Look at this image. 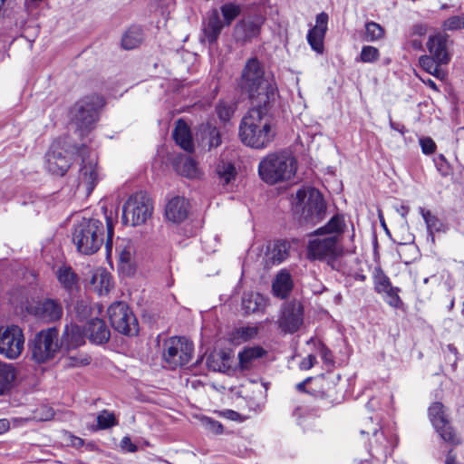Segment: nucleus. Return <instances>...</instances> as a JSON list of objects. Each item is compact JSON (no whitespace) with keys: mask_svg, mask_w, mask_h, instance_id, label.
Masks as SVG:
<instances>
[{"mask_svg":"<svg viewBox=\"0 0 464 464\" xmlns=\"http://www.w3.org/2000/svg\"><path fill=\"white\" fill-rule=\"evenodd\" d=\"M238 135L241 142L247 147L256 150L267 148L276 135V125L267 107L254 104L242 118Z\"/></svg>","mask_w":464,"mask_h":464,"instance_id":"obj_1","label":"nucleus"},{"mask_svg":"<svg viewBox=\"0 0 464 464\" xmlns=\"http://www.w3.org/2000/svg\"><path fill=\"white\" fill-rule=\"evenodd\" d=\"M239 87L252 103L259 107H268L277 95L275 81L266 77L264 67L256 58L246 61L241 72Z\"/></svg>","mask_w":464,"mask_h":464,"instance_id":"obj_2","label":"nucleus"},{"mask_svg":"<svg viewBox=\"0 0 464 464\" xmlns=\"http://www.w3.org/2000/svg\"><path fill=\"white\" fill-rule=\"evenodd\" d=\"M297 161L288 150L272 152L264 157L258 165V174L266 183H276L291 179L296 172Z\"/></svg>","mask_w":464,"mask_h":464,"instance_id":"obj_3","label":"nucleus"},{"mask_svg":"<svg viewBox=\"0 0 464 464\" xmlns=\"http://www.w3.org/2000/svg\"><path fill=\"white\" fill-rule=\"evenodd\" d=\"M62 342L56 327L42 329L28 342L30 359L36 364L48 363L59 354Z\"/></svg>","mask_w":464,"mask_h":464,"instance_id":"obj_4","label":"nucleus"},{"mask_svg":"<svg viewBox=\"0 0 464 464\" xmlns=\"http://www.w3.org/2000/svg\"><path fill=\"white\" fill-rule=\"evenodd\" d=\"M104 227L96 218H82L73 228L72 241L79 252L92 255L97 252L103 243Z\"/></svg>","mask_w":464,"mask_h":464,"instance_id":"obj_5","label":"nucleus"},{"mask_svg":"<svg viewBox=\"0 0 464 464\" xmlns=\"http://www.w3.org/2000/svg\"><path fill=\"white\" fill-rule=\"evenodd\" d=\"M293 208L304 222L312 224L321 220L326 210L322 194L314 188L299 189L293 201Z\"/></svg>","mask_w":464,"mask_h":464,"instance_id":"obj_6","label":"nucleus"},{"mask_svg":"<svg viewBox=\"0 0 464 464\" xmlns=\"http://www.w3.org/2000/svg\"><path fill=\"white\" fill-rule=\"evenodd\" d=\"M104 105V100L98 94L85 96L77 102L72 109V121L81 135L89 132L98 120L99 110Z\"/></svg>","mask_w":464,"mask_h":464,"instance_id":"obj_7","label":"nucleus"},{"mask_svg":"<svg viewBox=\"0 0 464 464\" xmlns=\"http://www.w3.org/2000/svg\"><path fill=\"white\" fill-rule=\"evenodd\" d=\"M152 211L150 198L143 192L135 193L122 207V223L132 227L142 225L151 217Z\"/></svg>","mask_w":464,"mask_h":464,"instance_id":"obj_8","label":"nucleus"},{"mask_svg":"<svg viewBox=\"0 0 464 464\" xmlns=\"http://www.w3.org/2000/svg\"><path fill=\"white\" fill-rule=\"evenodd\" d=\"M343 248L336 236H325L317 231L307 246L309 260H334L342 254Z\"/></svg>","mask_w":464,"mask_h":464,"instance_id":"obj_9","label":"nucleus"},{"mask_svg":"<svg viewBox=\"0 0 464 464\" xmlns=\"http://www.w3.org/2000/svg\"><path fill=\"white\" fill-rule=\"evenodd\" d=\"M82 160L78 175V188L89 196L102 179L97 156L84 148L81 151Z\"/></svg>","mask_w":464,"mask_h":464,"instance_id":"obj_10","label":"nucleus"},{"mask_svg":"<svg viewBox=\"0 0 464 464\" xmlns=\"http://www.w3.org/2000/svg\"><path fill=\"white\" fill-rule=\"evenodd\" d=\"M163 357L172 369L186 365L193 353V344L185 337H171L164 344Z\"/></svg>","mask_w":464,"mask_h":464,"instance_id":"obj_11","label":"nucleus"},{"mask_svg":"<svg viewBox=\"0 0 464 464\" xmlns=\"http://www.w3.org/2000/svg\"><path fill=\"white\" fill-rule=\"evenodd\" d=\"M108 315L111 326L125 335H134L138 333L137 319L124 302H115L108 308Z\"/></svg>","mask_w":464,"mask_h":464,"instance_id":"obj_12","label":"nucleus"},{"mask_svg":"<svg viewBox=\"0 0 464 464\" xmlns=\"http://www.w3.org/2000/svg\"><path fill=\"white\" fill-rule=\"evenodd\" d=\"M24 347L23 330L17 325L0 328V354L7 359L18 358Z\"/></svg>","mask_w":464,"mask_h":464,"instance_id":"obj_13","label":"nucleus"},{"mask_svg":"<svg viewBox=\"0 0 464 464\" xmlns=\"http://www.w3.org/2000/svg\"><path fill=\"white\" fill-rule=\"evenodd\" d=\"M278 327L285 334L297 332L304 324V306L293 300L284 304L277 320Z\"/></svg>","mask_w":464,"mask_h":464,"instance_id":"obj_14","label":"nucleus"},{"mask_svg":"<svg viewBox=\"0 0 464 464\" xmlns=\"http://www.w3.org/2000/svg\"><path fill=\"white\" fill-rule=\"evenodd\" d=\"M429 417L432 425L444 441L453 445L460 443L459 438L454 432L446 418L444 406L441 402L436 401L430 405L429 408Z\"/></svg>","mask_w":464,"mask_h":464,"instance_id":"obj_15","label":"nucleus"},{"mask_svg":"<svg viewBox=\"0 0 464 464\" xmlns=\"http://www.w3.org/2000/svg\"><path fill=\"white\" fill-rule=\"evenodd\" d=\"M45 163L50 173L63 176L70 169L72 160L61 145L54 142L45 155Z\"/></svg>","mask_w":464,"mask_h":464,"instance_id":"obj_16","label":"nucleus"},{"mask_svg":"<svg viewBox=\"0 0 464 464\" xmlns=\"http://www.w3.org/2000/svg\"><path fill=\"white\" fill-rule=\"evenodd\" d=\"M328 14L324 12L317 14L314 26L307 34V42L319 54L324 53V39L327 31Z\"/></svg>","mask_w":464,"mask_h":464,"instance_id":"obj_17","label":"nucleus"},{"mask_svg":"<svg viewBox=\"0 0 464 464\" xmlns=\"http://www.w3.org/2000/svg\"><path fill=\"white\" fill-rule=\"evenodd\" d=\"M448 35L438 33L430 35L427 42V48L431 56L435 57L438 63H449L450 56L447 50Z\"/></svg>","mask_w":464,"mask_h":464,"instance_id":"obj_18","label":"nucleus"},{"mask_svg":"<svg viewBox=\"0 0 464 464\" xmlns=\"http://www.w3.org/2000/svg\"><path fill=\"white\" fill-rule=\"evenodd\" d=\"M288 256V247L285 242L276 241L266 246L263 263L266 268L281 264Z\"/></svg>","mask_w":464,"mask_h":464,"instance_id":"obj_19","label":"nucleus"},{"mask_svg":"<svg viewBox=\"0 0 464 464\" xmlns=\"http://www.w3.org/2000/svg\"><path fill=\"white\" fill-rule=\"evenodd\" d=\"M34 314L37 318L50 323L61 319L63 307L60 303L53 299H45L34 307Z\"/></svg>","mask_w":464,"mask_h":464,"instance_id":"obj_20","label":"nucleus"},{"mask_svg":"<svg viewBox=\"0 0 464 464\" xmlns=\"http://www.w3.org/2000/svg\"><path fill=\"white\" fill-rule=\"evenodd\" d=\"M85 334L89 340L96 344H102L109 341L111 333L104 321L94 318L88 322Z\"/></svg>","mask_w":464,"mask_h":464,"instance_id":"obj_21","label":"nucleus"},{"mask_svg":"<svg viewBox=\"0 0 464 464\" xmlns=\"http://www.w3.org/2000/svg\"><path fill=\"white\" fill-rule=\"evenodd\" d=\"M188 202L182 197L171 198L165 208L166 218L173 223H180L188 217Z\"/></svg>","mask_w":464,"mask_h":464,"instance_id":"obj_22","label":"nucleus"},{"mask_svg":"<svg viewBox=\"0 0 464 464\" xmlns=\"http://www.w3.org/2000/svg\"><path fill=\"white\" fill-rule=\"evenodd\" d=\"M91 285L99 295H107L113 287L111 274L104 268H97L92 274Z\"/></svg>","mask_w":464,"mask_h":464,"instance_id":"obj_23","label":"nucleus"},{"mask_svg":"<svg viewBox=\"0 0 464 464\" xmlns=\"http://www.w3.org/2000/svg\"><path fill=\"white\" fill-rule=\"evenodd\" d=\"M267 352L261 346L245 347L238 353V366L240 370L246 371L253 367L255 362L266 356Z\"/></svg>","mask_w":464,"mask_h":464,"instance_id":"obj_24","label":"nucleus"},{"mask_svg":"<svg viewBox=\"0 0 464 464\" xmlns=\"http://www.w3.org/2000/svg\"><path fill=\"white\" fill-rule=\"evenodd\" d=\"M225 24L220 20L219 13L217 9H213L208 17V21L204 26L203 33L205 40L209 44L215 43L218 38Z\"/></svg>","mask_w":464,"mask_h":464,"instance_id":"obj_25","label":"nucleus"},{"mask_svg":"<svg viewBox=\"0 0 464 464\" xmlns=\"http://www.w3.org/2000/svg\"><path fill=\"white\" fill-rule=\"evenodd\" d=\"M85 329L82 331L74 324L66 325L61 339L62 345L64 344L67 349H75L85 343Z\"/></svg>","mask_w":464,"mask_h":464,"instance_id":"obj_26","label":"nucleus"},{"mask_svg":"<svg viewBox=\"0 0 464 464\" xmlns=\"http://www.w3.org/2000/svg\"><path fill=\"white\" fill-rule=\"evenodd\" d=\"M293 289V280L291 275L281 270L273 280L272 291L275 296L285 299L288 296Z\"/></svg>","mask_w":464,"mask_h":464,"instance_id":"obj_27","label":"nucleus"},{"mask_svg":"<svg viewBox=\"0 0 464 464\" xmlns=\"http://www.w3.org/2000/svg\"><path fill=\"white\" fill-rule=\"evenodd\" d=\"M173 138L184 150L191 152L194 149L190 130L183 120H179L173 131Z\"/></svg>","mask_w":464,"mask_h":464,"instance_id":"obj_28","label":"nucleus"},{"mask_svg":"<svg viewBox=\"0 0 464 464\" xmlns=\"http://www.w3.org/2000/svg\"><path fill=\"white\" fill-rule=\"evenodd\" d=\"M267 305V299L257 293L245 295L242 299V308L246 314L264 313Z\"/></svg>","mask_w":464,"mask_h":464,"instance_id":"obj_29","label":"nucleus"},{"mask_svg":"<svg viewBox=\"0 0 464 464\" xmlns=\"http://www.w3.org/2000/svg\"><path fill=\"white\" fill-rule=\"evenodd\" d=\"M176 171L186 178L196 179L199 175L197 162L188 156H179L174 163Z\"/></svg>","mask_w":464,"mask_h":464,"instance_id":"obj_30","label":"nucleus"},{"mask_svg":"<svg viewBox=\"0 0 464 464\" xmlns=\"http://www.w3.org/2000/svg\"><path fill=\"white\" fill-rule=\"evenodd\" d=\"M16 370L11 363L0 361V395L7 393L14 386Z\"/></svg>","mask_w":464,"mask_h":464,"instance_id":"obj_31","label":"nucleus"},{"mask_svg":"<svg viewBox=\"0 0 464 464\" xmlns=\"http://www.w3.org/2000/svg\"><path fill=\"white\" fill-rule=\"evenodd\" d=\"M420 66L428 73L433 75L437 79L444 80L446 72L440 68L443 63H438L435 57L431 55H421L419 58Z\"/></svg>","mask_w":464,"mask_h":464,"instance_id":"obj_32","label":"nucleus"},{"mask_svg":"<svg viewBox=\"0 0 464 464\" xmlns=\"http://www.w3.org/2000/svg\"><path fill=\"white\" fill-rule=\"evenodd\" d=\"M345 223L343 217L341 215H334L328 223L319 227L316 231L325 236H336L337 241L340 242V237L343 231Z\"/></svg>","mask_w":464,"mask_h":464,"instance_id":"obj_33","label":"nucleus"},{"mask_svg":"<svg viewBox=\"0 0 464 464\" xmlns=\"http://www.w3.org/2000/svg\"><path fill=\"white\" fill-rule=\"evenodd\" d=\"M260 32L258 24L252 20L242 21L236 26V34L237 38L246 41L256 37Z\"/></svg>","mask_w":464,"mask_h":464,"instance_id":"obj_34","label":"nucleus"},{"mask_svg":"<svg viewBox=\"0 0 464 464\" xmlns=\"http://www.w3.org/2000/svg\"><path fill=\"white\" fill-rule=\"evenodd\" d=\"M202 141L208 145V150L218 147L222 140L219 130L210 123L206 124L201 129Z\"/></svg>","mask_w":464,"mask_h":464,"instance_id":"obj_35","label":"nucleus"},{"mask_svg":"<svg viewBox=\"0 0 464 464\" xmlns=\"http://www.w3.org/2000/svg\"><path fill=\"white\" fill-rule=\"evenodd\" d=\"M259 327L256 325L241 326L232 333V340L237 343H244L256 338L258 335Z\"/></svg>","mask_w":464,"mask_h":464,"instance_id":"obj_36","label":"nucleus"},{"mask_svg":"<svg viewBox=\"0 0 464 464\" xmlns=\"http://www.w3.org/2000/svg\"><path fill=\"white\" fill-rule=\"evenodd\" d=\"M142 41L140 28H130L122 36L121 45L126 50H131L139 46Z\"/></svg>","mask_w":464,"mask_h":464,"instance_id":"obj_37","label":"nucleus"},{"mask_svg":"<svg viewBox=\"0 0 464 464\" xmlns=\"http://www.w3.org/2000/svg\"><path fill=\"white\" fill-rule=\"evenodd\" d=\"M365 33L363 39L367 42H376L382 39L385 31L381 24L375 22H367L365 24Z\"/></svg>","mask_w":464,"mask_h":464,"instance_id":"obj_38","label":"nucleus"},{"mask_svg":"<svg viewBox=\"0 0 464 464\" xmlns=\"http://www.w3.org/2000/svg\"><path fill=\"white\" fill-rule=\"evenodd\" d=\"M57 278L61 285L66 289H72L77 281V276L71 267L63 266L58 269Z\"/></svg>","mask_w":464,"mask_h":464,"instance_id":"obj_39","label":"nucleus"},{"mask_svg":"<svg viewBox=\"0 0 464 464\" xmlns=\"http://www.w3.org/2000/svg\"><path fill=\"white\" fill-rule=\"evenodd\" d=\"M373 284L374 289L378 294H382L383 291L387 289L391 290L392 283L390 281V278L379 267H376L374 269Z\"/></svg>","mask_w":464,"mask_h":464,"instance_id":"obj_40","label":"nucleus"},{"mask_svg":"<svg viewBox=\"0 0 464 464\" xmlns=\"http://www.w3.org/2000/svg\"><path fill=\"white\" fill-rule=\"evenodd\" d=\"M225 25H229L232 21L240 14V6L236 4L227 3L220 7Z\"/></svg>","mask_w":464,"mask_h":464,"instance_id":"obj_41","label":"nucleus"},{"mask_svg":"<svg viewBox=\"0 0 464 464\" xmlns=\"http://www.w3.org/2000/svg\"><path fill=\"white\" fill-rule=\"evenodd\" d=\"M114 413L109 411H102L97 416V430H105L117 425Z\"/></svg>","mask_w":464,"mask_h":464,"instance_id":"obj_42","label":"nucleus"},{"mask_svg":"<svg viewBox=\"0 0 464 464\" xmlns=\"http://www.w3.org/2000/svg\"><path fill=\"white\" fill-rule=\"evenodd\" d=\"M217 174L224 185L228 184L236 175V170L231 163H220L217 167Z\"/></svg>","mask_w":464,"mask_h":464,"instance_id":"obj_43","label":"nucleus"},{"mask_svg":"<svg viewBox=\"0 0 464 464\" xmlns=\"http://www.w3.org/2000/svg\"><path fill=\"white\" fill-rule=\"evenodd\" d=\"M234 111V105L227 102H219L216 106V112L218 117L223 122L228 121L233 116Z\"/></svg>","mask_w":464,"mask_h":464,"instance_id":"obj_44","label":"nucleus"},{"mask_svg":"<svg viewBox=\"0 0 464 464\" xmlns=\"http://www.w3.org/2000/svg\"><path fill=\"white\" fill-rule=\"evenodd\" d=\"M400 289L398 287L391 286V290L387 289L382 294L385 302L395 308H398L402 304L398 293Z\"/></svg>","mask_w":464,"mask_h":464,"instance_id":"obj_45","label":"nucleus"},{"mask_svg":"<svg viewBox=\"0 0 464 464\" xmlns=\"http://www.w3.org/2000/svg\"><path fill=\"white\" fill-rule=\"evenodd\" d=\"M380 57L379 50L376 47L367 45L363 46L361 51L360 58L363 63H374Z\"/></svg>","mask_w":464,"mask_h":464,"instance_id":"obj_46","label":"nucleus"},{"mask_svg":"<svg viewBox=\"0 0 464 464\" xmlns=\"http://www.w3.org/2000/svg\"><path fill=\"white\" fill-rule=\"evenodd\" d=\"M444 30L453 31L464 28V16H451L443 23Z\"/></svg>","mask_w":464,"mask_h":464,"instance_id":"obj_47","label":"nucleus"},{"mask_svg":"<svg viewBox=\"0 0 464 464\" xmlns=\"http://www.w3.org/2000/svg\"><path fill=\"white\" fill-rule=\"evenodd\" d=\"M106 229H107V239L105 242V247L107 252H111L112 247V237L114 234V220L113 218L106 215Z\"/></svg>","mask_w":464,"mask_h":464,"instance_id":"obj_48","label":"nucleus"},{"mask_svg":"<svg viewBox=\"0 0 464 464\" xmlns=\"http://www.w3.org/2000/svg\"><path fill=\"white\" fill-rule=\"evenodd\" d=\"M202 423L206 430L213 434H221L223 432L222 424L213 419L204 418Z\"/></svg>","mask_w":464,"mask_h":464,"instance_id":"obj_49","label":"nucleus"},{"mask_svg":"<svg viewBox=\"0 0 464 464\" xmlns=\"http://www.w3.org/2000/svg\"><path fill=\"white\" fill-rule=\"evenodd\" d=\"M54 415L52 408L48 406H41L34 413V418L39 421H46L51 420Z\"/></svg>","mask_w":464,"mask_h":464,"instance_id":"obj_50","label":"nucleus"},{"mask_svg":"<svg viewBox=\"0 0 464 464\" xmlns=\"http://www.w3.org/2000/svg\"><path fill=\"white\" fill-rule=\"evenodd\" d=\"M435 165L437 167L438 171L442 176H448L451 172V168L449 162L446 160L445 157L443 155H439L434 160Z\"/></svg>","mask_w":464,"mask_h":464,"instance_id":"obj_51","label":"nucleus"},{"mask_svg":"<svg viewBox=\"0 0 464 464\" xmlns=\"http://www.w3.org/2000/svg\"><path fill=\"white\" fill-rule=\"evenodd\" d=\"M90 363V357L88 355L69 356L66 359L68 367H80Z\"/></svg>","mask_w":464,"mask_h":464,"instance_id":"obj_52","label":"nucleus"},{"mask_svg":"<svg viewBox=\"0 0 464 464\" xmlns=\"http://www.w3.org/2000/svg\"><path fill=\"white\" fill-rule=\"evenodd\" d=\"M420 145L421 151L424 154H431L436 150V144L434 140L430 137H423L420 139Z\"/></svg>","mask_w":464,"mask_h":464,"instance_id":"obj_53","label":"nucleus"},{"mask_svg":"<svg viewBox=\"0 0 464 464\" xmlns=\"http://www.w3.org/2000/svg\"><path fill=\"white\" fill-rule=\"evenodd\" d=\"M120 447L122 450L130 453H133L138 450L137 446L131 442L130 438L129 436H125L121 439L120 442Z\"/></svg>","mask_w":464,"mask_h":464,"instance_id":"obj_54","label":"nucleus"},{"mask_svg":"<svg viewBox=\"0 0 464 464\" xmlns=\"http://www.w3.org/2000/svg\"><path fill=\"white\" fill-rule=\"evenodd\" d=\"M420 213L429 228H431L437 222V218L431 215L430 211L426 210L423 208H420Z\"/></svg>","mask_w":464,"mask_h":464,"instance_id":"obj_55","label":"nucleus"},{"mask_svg":"<svg viewBox=\"0 0 464 464\" xmlns=\"http://www.w3.org/2000/svg\"><path fill=\"white\" fill-rule=\"evenodd\" d=\"M316 362V357L313 354H309L308 356H306L305 358H304L300 364H299V368L301 370H309L311 369L314 363Z\"/></svg>","mask_w":464,"mask_h":464,"instance_id":"obj_56","label":"nucleus"},{"mask_svg":"<svg viewBox=\"0 0 464 464\" xmlns=\"http://www.w3.org/2000/svg\"><path fill=\"white\" fill-rule=\"evenodd\" d=\"M322 358L323 360L326 362V363H329V364H332L334 362H333V359H332V354H331V352L330 350H328L327 348L325 347H323L322 348Z\"/></svg>","mask_w":464,"mask_h":464,"instance_id":"obj_57","label":"nucleus"},{"mask_svg":"<svg viewBox=\"0 0 464 464\" xmlns=\"http://www.w3.org/2000/svg\"><path fill=\"white\" fill-rule=\"evenodd\" d=\"M361 433L362 434H370V433H372V435L376 438V440H380L381 437L382 438L383 437V434L382 433H379L378 432V430L376 427H372L369 430H361Z\"/></svg>","mask_w":464,"mask_h":464,"instance_id":"obj_58","label":"nucleus"},{"mask_svg":"<svg viewBox=\"0 0 464 464\" xmlns=\"http://www.w3.org/2000/svg\"><path fill=\"white\" fill-rule=\"evenodd\" d=\"M70 442L75 448H80L83 445V440L73 435L70 436Z\"/></svg>","mask_w":464,"mask_h":464,"instance_id":"obj_59","label":"nucleus"},{"mask_svg":"<svg viewBox=\"0 0 464 464\" xmlns=\"http://www.w3.org/2000/svg\"><path fill=\"white\" fill-rule=\"evenodd\" d=\"M390 126L392 129H393L394 130H397L399 131L400 133L403 134L405 132V127L400 123H396V122H393V121H390Z\"/></svg>","mask_w":464,"mask_h":464,"instance_id":"obj_60","label":"nucleus"},{"mask_svg":"<svg viewBox=\"0 0 464 464\" xmlns=\"http://www.w3.org/2000/svg\"><path fill=\"white\" fill-rule=\"evenodd\" d=\"M9 430V421L5 419L0 420V434Z\"/></svg>","mask_w":464,"mask_h":464,"instance_id":"obj_61","label":"nucleus"},{"mask_svg":"<svg viewBox=\"0 0 464 464\" xmlns=\"http://www.w3.org/2000/svg\"><path fill=\"white\" fill-rule=\"evenodd\" d=\"M423 82L434 91H438L437 84L431 79L422 80Z\"/></svg>","mask_w":464,"mask_h":464,"instance_id":"obj_62","label":"nucleus"},{"mask_svg":"<svg viewBox=\"0 0 464 464\" xmlns=\"http://www.w3.org/2000/svg\"><path fill=\"white\" fill-rule=\"evenodd\" d=\"M398 211H399V213L401 215V217L405 218V217L408 215V213H409V211H410V208H409V207H407V206H403V205H402V206H401V208L398 209Z\"/></svg>","mask_w":464,"mask_h":464,"instance_id":"obj_63","label":"nucleus"},{"mask_svg":"<svg viewBox=\"0 0 464 464\" xmlns=\"http://www.w3.org/2000/svg\"><path fill=\"white\" fill-rule=\"evenodd\" d=\"M309 378L304 380V382H299L297 385H296V389L298 391H304V387H305V384L309 382Z\"/></svg>","mask_w":464,"mask_h":464,"instance_id":"obj_64","label":"nucleus"}]
</instances>
